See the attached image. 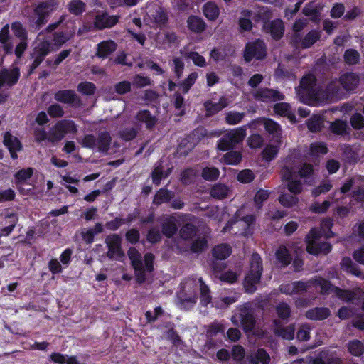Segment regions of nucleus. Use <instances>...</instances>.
Here are the masks:
<instances>
[{
  "mask_svg": "<svg viewBox=\"0 0 364 364\" xmlns=\"http://www.w3.org/2000/svg\"><path fill=\"white\" fill-rule=\"evenodd\" d=\"M228 105V102L227 98L225 97H222L219 99L218 102H213L211 101H207L204 103V107L206 110V114L208 116H212L223 108L226 107Z\"/></svg>",
  "mask_w": 364,
  "mask_h": 364,
  "instance_id": "nucleus-26",
  "label": "nucleus"
},
{
  "mask_svg": "<svg viewBox=\"0 0 364 364\" xmlns=\"http://www.w3.org/2000/svg\"><path fill=\"white\" fill-rule=\"evenodd\" d=\"M170 174V169L166 171H163L161 163H157L152 171V181L153 183L158 186L163 178H166Z\"/></svg>",
  "mask_w": 364,
  "mask_h": 364,
  "instance_id": "nucleus-44",
  "label": "nucleus"
},
{
  "mask_svg": "<svg viewBox=\"0 0 364 364\" xmlns=\"http://www.w3.org/2000/svg\"><path fill=\"white\" fill-rule=\"evenodd\" d=\"M238 312L231 317V321L235 326H241L247 334H255L256 320L250 304H245L237 308Z\"/></svg>",
  "mask_w": 364,
  "mask_h": 364,
  "instance_id": "nucleus-6",
  "label": "nucleus"
},
{
  "mask_svg": "<svg viewBox=\"0 0 364 364\" xmlns=\"http://www.w3.org/2000/svg\"><path fill=\"white\" fill-rule=\"evenodd\" d=\"M188 28L195 33H201L205 28V23L204 21L196 16H191L187 20Z\"/></svg>",
  "mask_w": 364,
  "mask_h": 364,
  "instance_id": "nucleus-34",
  "label": "nucleus"
},
{
  "mask_svg": "<svg viewBox=\"0 0 364 364\" xmlns=\"http://www.w3.org/2000/svg\"><path fill=\"white\" fill-rule=\"evenodd\" d=\"M33 14L28 17L31 31H39L48 21V18L58 8V0H41L32 4Z\"/></svg>",
  "mask_w": 364,
  "mask_h": 364,
  "instance_id": "nucleus-5",
  "label": "nucleus"
},
{
  "mask_svg": "<svg viewBox=\"0 0 364 364\" xmlns=\"http://www.w3.org/2000/svg\"><path fill=\"white\" fill-rule=\"evenodd\" d=\"M203 11L205 16L210 21L215 20L220 14L218 6L212 1L207 2L203 5Z\"/></svg>",
  "mask_w": 364,
  "mask_h": 364,
  "instance_id": "nucleus-35",
  "label": "nucleus"
},
{
  "mask_svg": "<svg viewBox=\"0 0 364 364\" xmlns=\"http://www.w3.org/2000/svg\"><path fill=\"white\" fill-rule=\"evenodd\" d=\"M75 124L72 120H61L58 122L48 132V141L58 143L61 141L68 133L75 132Z\"/></svg>",
  "mask_w": 364,
  "mask_h": 364,
  "instance_id": "nucleus-10",
  "label": "nucleus"
},
{
  "mask_svg": "<svg viewBox=\"0 0 364 364\" xmlns=\"http://www.w3.org/2000/svg\"><path fill=\"white\" fill-rule=\"evenodd\" d=\"M261 123L263 124L265 130L272 135L275 141L280 143L281 129L279 125L270 119H263L261 120Z\"/></svg>",
  "mask_w": 364,
  "mask_h": 364,
  "instance_id": "nucleus-28",
  "label": "nucleus"
},
{
  "mask_svg": "<svg viewBox=\"0 0 364 364\" xmlns=\"http://www.w3.org/2000/svg\"><path fill=\"white\" fill-rule=\"evenodd\" d=\"M330 310L325 307H316L306 312V317L310 320H323L328 317Z\"/></svg>",
  "mask_w": 364,
  "mask_h": 364,
  "instance_id": "nucleus-31",
  "label": "nucleus"
},
{
  "mask_svg": "<svg viewBox=\"0 0 364 364\" xmlns=\"http://www.w3.org/2000/svg\"><path fill=\"white\" fill-rule=\"evenodd\" d=\"M306 250L313 255H326L331 250V245L328 242H320V233L316 228H312L306 236Z\"/></svg>",
  "mask_w": 364,
  "mask_h": 364,
  "instance_id": "nucleus-9",
  "label": "nucleus"
},
{
  "mask_svg": "<svg viewBox=\"0 0 364 364\" xmlns=\"http://www.w3.org/2000/svg\"><path fill=\"white\" fill-rule=\"evenodd\" d=\"M342 269L358 277H361L362 273L359 268L353 262L350 257H344L341 262Z\"/></svg>",
  "mask_w": 364,
  "mask_h": 364,
  "instance_id": "nucleus-37",
  "label": "nucleus"
},
{
  "mask_svg": "<svg viewBox=\"0 0 364 364\" xmlns=\"http://www.w3.org/2000/svg\"><path fill=\"white\" fill-rule=\"evenodd\" d=\"M276 257L278 261L284 266L290 264L291 261V257L287 249L284 246H281L278 248L276 252Z\"/></svg>",
  "mask_w": 364,
  "mask_h": 364,
  "instance_id": "nucleus-50",
  "label": "nucleus"
},
{
  "mask_svg": "<svg viewBox=\"0 0 364 364\" xmlns=\"http://www.w3.org/2000/svg\"><path fill=\"white\" fill-rule=\"evenodd\" d=\"M198 291L200 292V304L204 306L210 304V291L202 278H188L181 284L178 298L184 308H191L197 302Z\"/></svg>",
  "mask_w": 364,
  "mask_h": 364,
  "instance_id": "nucleus-4",
  "label": "nucleus"
},
{
  "mask_svg": "<svg viewBox=\"0 0 364 364\" xmlns=\"http://www.w3.org/2000/svg\"><path fill=\"white\" fill-rule=\"evenodd\" d=\"M348 351L354 356H360L364 352V346L358 340H353L348 343Z\"/></svg>",
  "mask_w": 364,
  "mask_h": 364,
  "instance_id": "nucleus-52",
  "label": "nucleus"
},
{
  "mask_svg": "<svg viewBox=\"0 0 364 364\" xmlns=\"http://www.w3.org/2000/svg\"><path fill=\"white\" fill-rule=\"evenodd\" d=\"M3 143L8 149L11 158L14 160L17 159V152L23 149V144L18 138L6 132L4 135Z\"/></svg>",
  "mask_w": 364,
  "mask_h": 364,
  "instance_id": "nucleus-19",
  "label": "nucleus"
},
{
  "mask_svg": "<svg viewBox=\"0 0 364 364\" xmlns=\"http://www.w3.org/2000/svg\"><path fill=\"white\" fill-rule=\"evenodd\" d=\"M198 78V73L193 72L180 84V87L184 93H187Z\"/></svg>",
  "mask_w": 364,
  "mask_h": 364,
  "instance_id": "nucleus-57",
  "label": "nucleus"
},
{
  "mask_svg": "<svg viewBox=\"0 0 364 364\" xmlns=\"http://www.w3.org/2000/svg\"><path fill=\"white\" fill-rule=\"evenodd\" d=\"M278 151L279 148L277 146L268 145L264 148V149L262 151L263 158L265 160L270 161L276 157V156L278 154Z\"/></svg>",
  "mask_w": 364,
  "mask_h": 364,
  "instance_id": "nucleus-63",
  "label": "nucleus"
},
{
  "mask_svg": "<svg viewBox=\"0 0 364 364\" xmlns=\"http://www.w3.org/2000/svg\"><path fill=\"white\" fill-rule=\"evenodd\" d=\"M33 174V168L28 167L21 168L14 175L15 185L18 187L23 184H26L27 181L30 179Z\"/></svg>",
  "mask_w": 364,
  "mask_h": 364,
  "instance_id": "nucleus-30",
  "label": "nucleus"
},
{
  "mask_svg": "<svg viewBox=\"0 0 364 364\" xmlns=\"http://www.w3.org/2000/svg\"><path fill=\"white\" fill-rule=\"evenodd\" d=\"M332 226L333 220L331 218H326L321 223V230H316L320 233V236L323 235L326 238H329L333 235L331 230Z\"/></svg>",
  "mask_w": 364,
  "mask_h": 364,
  "instance_id": "nucleus-51",
  "label": "nucleus"
},
{
  "mask_svg": "<svg viewBox=\"0 0 364 364\" xmlns=\"http://www.w3.org/2000/svg\"><path fill=\"white\" fill-rule=\"evenodd\" d=\"M105 242L108 248L107 257L112 259L122 261L124 255L121 247L122 238L116 234H112L105 239Z\"/></svg>",
  "mask_w": 364,
  "mask_h": 364,
  "instance_id": "nucleus-13",
  "label": "nucleus"
},
{
  "mask_svg": "<svg viewBox=\"0 0 364 364\" xmlns=\"http://www.w3.org/2000/svg\"><path fill=\"white\" fill-rule=\"evenodd\" d=\"M313 166L308 163L301 164L292 156L287 157L281 169L282 180L287 183V187L291 193L299 194L303 190V185L298 177L305 181L314 174Z\"/></svg>",
  "mask_w": 364,
  "mask_h": 364,
  "instance_id": "nucleus-2",
  "label": "nucleus"
},
{
  "mask_svg": "<svg viewBox=\"0 0 364 364\" xmlns=\"http://www.w3.org/2000/svg\"><path fill=\"white\" fill-rule=\"evenodd\" d=\"M341 79L334 80L329 82L325 91H323L317 86L315 77L309 74L301 80L300 85L296 91L301 102L314 105L321 99L337 97L341 90Z\"/></svg>",
  "mask_w": 364,
  "mask_h": 364,
  "instance_id": "nucleus-1",
  "label": "nucleus"
},
{
  "mask_svg": "<svg viewBox=\"0 0 364 364\" xmlns=\"http://www.w3.org/2000/svg\"><path fill=\"white\" fill-rule=\"evenodd\" d=\"M279 203L284 207L290 208L298 203V198L291 193L282 194L279 198Z\"/></svg>",
  "mask_w": 364,
  "mask_h": 364,
  "instance_id": "nucleus-55",
  "label": "nucleus"
},
{
  "mask_svg": "<svg viewBox=\"0 0 364 364\" xmlns=\"http://www.w3.org/2000/svg\"><path fill=\"white\" fill-rule=\"evenodd\" d=\"M266 55L264 43L261 40L247 43L244 53L245 60L250 62L253 58L262 59Z\"/></svg>",
  "mask_w": 364,
  "mask_h": 364,
  "instance_id": "nucleus-15",
  "label": "nucleus"
},
{
  "mask_svg": "<svg viewBox=\"0 0 364 364\" xmlns=\"http://www.w3.org/2000/svg\"><path fill=\"white\" fill-rule=\"evenodd\" d=\"M205 328L206 336L208 337H213L219 333H223L225 331V327L223 323L215 321L206 326Z\"/></svg>",
  "mask_w": 364,
  "mask_h": 364,
  "instance_id": "nucleus-49",
  "label": "nucleus"
},
{
  "mask_svg": "<svg viewBox=\"0 0 364 364\" xmlns=\"http://www.w3.org/2000/svg\"><path fill=\"white\" fill-rule=\"evenodd\" d=\"M212 253L217 259L223 260L231 254V247L227 244L218 245L213 249Z\"/></svg>",
  "mask_w": 364,
  "mask_h": 364,
  "instance_id": "nucleus-38",
  "label": "nucleus"
},
{
  "mask_svg": "<svg viewBox=\"0 0 364 364\" xmlns=\"http://www.w3.org/2000/svg\"><path fill=\"white\" fill-rule=\"evenodd\" d=\"M341 84L346 90H355L359 82L358 77L354 73H346L341 77Z\"/></svg>",
  "mask_w": 364,
  "mask_h": 364,
  "instance_id": "nucleus-33",
  "label": "nucleus"
},
{
  "mask_svg": "<svg viewBox=\"0 0 364 364\" xmlns=\"http://www.w3.org/2000/svg\"><path fill=\"white\" fill-rule=\"evenodd\" d=\"M172 61H173V71H174L176 76L178 78L181 77V76L183 75V70H184V68H185V65H184L183 60L180 57L174 56L173 58Z\"/></svg>",
  "mask_w": 364,
  "mask_h": 364,
  "instance_id": "nucleus-62",
  "label": "nucleus"
},
{
  "mask_svg": "<svg viewBox=\"0 0 364 364\" xmlns=\"http://www.w3.org/2000/svg\"><path fill=\"white\" fill-rule=\"evenodd\" d=\"M344 59L346 63L355 65L360 60V54L355 50L348 49L345 52Z\"/></svg>",
  "mask_w": 364,
  "mask_h": 364,
  "instance_id": "nucleus-60",
  "label": "nucleus"
},
{
  "mask_svg": "<svg viewBox=\"0 0 364 364\" xmlns=\"http://www.w3.org/2000/svg\"><path fill=\"white\" fill-rule=\"evenodd\" d=\"M118 22L117 16H109L107 13H99L96 14L94 22L95 26L99 29L110 28Z\"/></svg>",
  "mask_w": 364,
  "mask_h": 364,
  "instance_id": "nucleus-21",
  "label": "nucleus"
},
{
  "mask_svg": "<svg viewBox=\"0 0 364 364\" xmlns=\"http://www.w3.org/2000/svg\"><path fill=\"white\" fill-rule=\"evenodd\" d=\"M110 134L107 132H103L99 134L97 138L92 141V149L102 153H107L111 144Z\"/></svg>",
  "mask_w": 364,
  "mask_h": 364,
  "instance_id": "nucleus-23",
  "label": "nucleus"
},
{
  "mask_svg": "<svg viewBox=\"0 0 364 364\" xmlns=\"http://www.w3.org/2000/svg\"><path fill=\"white\" fill-rule=\"evenodd\" d=\"M321 38V33L316 30L309 31L304 38L300 34H294L291 38V44L296 48H309Z\"/></svg>",
  "mask_w": 364,
  "mask_h": 364,
  "instance_id": "nucleus-16",
  "label": "nucleus"
},
{
  "mask_svg": "<svg viewBox=\"0 0 364 364\" xmlns=\"http://www.w3.org/2000/svg\"><path fill=\"white\" fill-rule=\"evenodd\" d=\"M246 136V128L240 127L226 133L218 141V148L222 151L233 149L237 144L243 141Z\"/></svg>",
  "mask_w": 364,
  "mask_h": 364,
  "instance_id": "nucleus-8",
  "label": "nucleus"
},
{
  "mask_svg": "<svg viewBox=\"0 0 364 364\" xmlns=\"http://www.w3.org/2000/svg\"><path fill=\"white\" fill-rule=\"evenodd\" d=\"M245 116L244 112H228L225 114V122L230 125H235L240 123Z\"/></svg>",
  "mask_w": 364,
  "mask_h": 364,
  "instance_id": "nucleus-54",
  "label": "nucleus"
},
{
  "mask_svg": "<svg viewBox=\"0 0 364 364\" xmlns=\"http://www.w3.org/2000/svg\"><path fill=\"white\" fill-rule=\"evenodd\" d=\"M6 218L10 220L9 225L1 229L0 237L9 235L18 222V218L15 213H9L6 215Z\"/></svg>",
  "mask_w": 364,
  "mask_h": 364,
  "instance_id": "nucleus-46",
  "label": "nucleus"
},
{
  "mask_svg": "<svg viewBox=\"0 0 364 364\" xmlns=\"http://www.w3.org/2000/svg\"><path fill=\"white\" fill-rule=\"evenodd\" d=\"M48 114L53 118H60L64 115V110L59 104H53L48 108Z\"/></svg>",
  "mask_w": 364,
  "mask_h": 364,
  "instance_id": "nucleus-64",
  "label": "nucleus"
},
{
  "mask_svg": "<svg viewBox=\"0 0 364 364\" xmlns=\"http://www.w3.org/2000/svg\"><path fill=\"white\" fill-rule=\"evenodd\" d=\"M279 321L277 320L274 321V332L278 336L282 337L284 339L290 340L294 336V327L293 326H289L285 328L280 327L279 326Z\"/></svg>",
  "mask_w": 364,
  "mask_h": 364,
  "instance_id": "nucleus-32",
  "label": "nucleus"
},
{
  "mask_svg": "<svg viewBox=\"0 0 364 364\" xmlns=\"http://www.w3.org/2000/svg\"><path fill=\"white\" fill-rule=\"evenodd\" d=\"M229 193V188L222 183L215 184L210 191L211 196L217 199H223L228 197Z\"/></svg>",
  "mask_w": 364,
  "mask_h": 364,
  "instance_id": "nucleus-41",
  "label": "nucleus"
},
{
  "mask_svg": "<svg viewBox=\"0 0 364 364\" xmlns=\"http://www.w3.org/2000/svg\"><path fill=\"white\" fill-rule=\"evenodd\" d=\"M11 28L14 36L21 41L28 40V33L21 22L16 21L11 23Z\"/></svg>",
  "mask_w": 364,
  "mask_h": 364,
  "instance_id": "nucleus-42",
  "label": "nucleus"
},
{
  "mask_svg": "<svg viewBox=\"0 0 364 364\" xmlns=\"http://www.w3.org/2000/svg\"><path fill=\"white\" fill-rule=\"evenodd\" d=\"M180 53L183 57L192 60L193 63L199 67H205L206 65L205 59L197 52H186L185 49H181Z\"/></svg>",
  "mask_w": 364,
  "mask_h": 364,
  "instance_id": "nucleus-39",
  "label": "nucleus"
},
{
  "mask_svg": "<svg viewBox=\"0 0 364 364\" xmlns=\"http://www.w3.org/2000/svg\"><path fill=\"white\" fill-rule=\"evenodd\" d=\"M219 170L215 167H206L202 171L203 178L207 181H215L219 177Z\"/></svg>",
  "mask_w": 364,
  "mask_h": 364,
  "instance_id": "nucleus-59",
  "label": "nucleus"
},
{
  "mask_svg": "<svg viewBox=\"0 0 364 364\" xmlns=\"http://www.w3.org/2000/svg\"><path fill=\"white\" fill-rule=\"evenodd\" d=\"M264 29L269 33L274 39L280 38L284 33V26L282 20L276 19L270 22H266Z\"/></svg>",
  "mask_w": 364,
  "mask_h": 364,
  "instance_id": "nucleus-22",
  "label": "nucleus"
},
{
  "mask_svg": "<svg viewBox=\"0 0 364 364\" xmlns=\"http://www.w3.org/2000/svg\"><path fill=\"white\" fill-rule=\"evenodd\" d=\"M50 51L51 44L47 40L40 42L37 46L34 47L31 54L33 61L29 67L28 75H31L34 72Z\"/></svg>",
  "mask_w": 364,
  "mask_h": 364,
  "instance_id": "nucleus-11",
  "label": "nucleus"
},
{
  "mask_svg": "<svg viewBox=\"0 0 364 364\" xmlns=\"http://www.w3.org/2000/svg\"><path fill=\"white\" fill-rule=\"evenodd\" d=\"M178 42V36L176 33L168 31L158 33L156 38V46L162 49H166L173 45H176Z\"/></svg>",
  "mask_w": 364,
  "mask_h": 364,
  "instance_id": "nucleus-20",
  "label": "nucleus"
},
{
  "mask_svg": "<svg viewBox=\"0 0 364 364\" xmlns=\"http://www.w3.org/2000/svg\"><path fill=\"white\" fill-rule=\"evenodd\" d=\"M116 48L117 45L113 41H104L97 45L96 55L100 58H105L112 53Z\"/></svg>",
  "mask_w": 364,
  "mask_h": 364,
  "instance_id": "nucleus-27",
  "label": "nucleus"
},
{
  "mask_svg": "<svg viewBox=\"0 0 364 364\" xmlns=\"http://www.w3.org/2000/svg\"><path fill=\"white\" fill-rule=\"evenodd\" d=\"M151 18L159 26L165 25L168 21V15L161 7H156L151 14Z\"/></svg>",
  "mask_w": 364,
  "mask_h": 364,
  "instance_id": "nucleus-40",
  "label": "nucleus"
},
{
  "mask_svg": "<svg viewBox=\"0 0 364 364\" xmlns=\"http://www.w3.org/2000/svg\"><path fill=\"white\" fill-rule=\"evenodd\" d=\"M252 95L255 100L264 102L282 100L284 99V95L280 92L267 87H261L255 90L252 92Z\"/></svg>",
  "mask_w": 364,
  "mask_h": 364,
  "instance_id": "nucleus-18",
  "label": "nucleus"
},
{
  "mask_svg": "<svg viewBox=\"0 0 364 364\" xmlns=\"http://www.w3.org/2000/svg\"><path fill=\"white\" fill-rule=\"evenodd\" d=\"M274 111L276 114L287 117L289 119L294 117L291 106L286 102L276 104L274 107Z\"/></svg>",
  "mask_w": 364,
  "mask_h": 364,
  "instance_id": "nucleus-45",
  "label": "nucleus"
},
{
  "mask_svg": "<svg viewBox=\"0 0 364 364\" xmlns=\"http://www.w3.org/2000/svg\"><path fill=\"white\" fill-rule=\"evenodd\" d=\"M250 271L245 277L246 291L252 293L255 291V285L259 282L262 272V262L259 255L253 253L250 261Z\"/></svg>",
  "mask_w": 364,
  "mask_h": 364,
  "instance_id": "nucleus-7",
  "label": "nucleus"
},
{
  "mask_svg": "<svg viewBox=\"0 0 364 364\" xmlns=\"http://www.w3.org/2000/svg\"><path fill=\"white\" fill-rule=\"evenodd\" d=\"M20 76V69L18 67L12 69L2 68L0 70V90L3 87L11 88L16 85Z\"/></svg>",
  "mask_w": 364,
  "mask_h": 364,
  "instance_id": "nucleus-17",
  "label": "nucleus"
},
{
  "mask_svg": "<svg viewBox=\"0 0 364 364\" xmlns=\"http://www.w3.org/2000/svg\"><path fill=\"white\" fill-rule=\"evenodd\" d=\"M242 159V155L238 151H231L223 156V161L230 165H237Z\"/></svg>",
  "mask_w": 364,
  "mask_h": 364,
  "instance_id": "nucleus-53",
  "label": "nucleus"
},
{
  "mask_svg": "<svg viewBox=\"0 0 364 364\" xmlns=\"http://www.w3.org/2000/svg\"><path fill=\"white\" fill-rule=\"evenodd\" d=\"M327 151V147L323 142L312 143L310 146V154L314 156L325 154Z\"/></svg>",
  "mask_w": 364,
  "mask_h": 364,
  "instance_id": "nucleus-61",
  "label": "nucleus"
},
{
  "mask_svg": "<svg viewBox=\"0 0 364 364\" xmlns=\"http://www.w3.org/2000/svg\"><path fill=\"white\" fill-rule=\"evenodd\" d=\"M135 119L137 122L144 123L146 128L149 129H152L156 125L158 120L156 117L151 114L150 111L147 109L139 111L135 116Z\"/></svg>",
  "mask_w": 364,
  "mask_h": 364,
  "instance_id": "nucleus-25",
  "label": "nucleus"
},
{
  "mask_svg": "<svg viewBox=\"0 0 364 364\" xmlns=\"http://www.w3.org/2000/svg\"><path fill=\"white\" fill-rule=\"evenodd\" d=\"M138 133V129L134 127H126L119 132V137L124 141L134 139Z\"/></svg>",
  "mask_w": 364,
  "mask_h": 364,
  "instance_id": "nucleus-56",
  "label": "nucleus"
},
{
  "mask_svg": "<svg viewBox=\"0 0 364 364\" xmlns=\"http://www.w3.org/2000/svg\"><path fill=\"white\" fill-rule=\"evenodd\" d=\"M54 99L57 102L68 105L73 108H80L82 106L81 98L73 90H60L54 94Z\"/></svg>",
  "mask_w": 364,
  "mask_h": 364,
  "instance_id": "nucleus-12",
  "label": "nucleus"
},
{
  "mask_svg": "<svg viewBox=\"0 0 364 364\" xmlns=\"http://www.w3.org/2000/svg\"><path fill=\"white\" fill-rule=\"evenodd\" d=\"M247 360L249 364H268L270 357L264 349L260 348L247 356Z\"/></svg>",
  "mask_w": 364,
  "mask_h": 364,
  "instance_id": "nucleus-29",
  "label": "nucleus"
},
{
  "mask_svg": "<svg viewBox=\"0 0 364 364\" xmlns=\"http://www.w3.org/2000/svg\"><path fill=\"white\" fill-rule=\"evenodd\" d=\"M128 256L135 271L141 270L144 268L141 255L135 247L129 248L128 250Z\"/></svg>",
  "mask_w": 364,
  "mask_h": 364,
  "instance_id": "nucleus-36",
  "label": "nucleus"
},
{
  "mask_svg": "<svg viewBox=\"0 0 364 364\" xmlns=\"http://www.w3.org/2000/svg\"><path fill=\"white\" fill-rule=\"evenodd\" d=\"M196 231L197 229L196 226L191 223H187L181 228L179 234L183 240H188L196 235Z\"/></svg>",
  "mask_w": 364,
  "mask_h": 364,
  "instance_id": "nucleus-47",
  "label": "nucleus"
},
{
  "mask_svg": "<svg viewBox=\"0 0 364 364\" xmlns=\"http://www.w3.org/2000/svg\"><path fill=\"white\" fill-rule=\"evenodd\" d=\"M208 241L204 237H199L195 240L191 247L193 252H201L207 247Z\"/></svg>",
  "mask_w": 364,
  "mask_h": 364,
  "instance_id": "nucleus-58",
  "label": "nucleus"
},
{
  "mask_svg": "<svg viewBox=\"0 0 364 364\" xmlns=\"http://www.w3.org/2000/svg\"><path fill=\"white\" fill-rule=\"evenodd\" d=\"M294 285V294H301L311 286H315L316 287L321 288V292L322 294H330L334 293L338 299L346 302H353L361 299L363 296V291L360 288L355 289L353 291L343 290L333 286L329 281L321 277L309 280L306 283L295 282Z\"/></svg>",
  "mask_w": 364,
  "mask_h": 364,
  "instance_id": "nucleus-3",
  "label": "nucleus"
},
{
  "mask_svg": "<svg viewBox=\"0 0 364 364\" xmlns=\"http://www.w3.org/2000/svg\"><path fill=\"white\" fill-rule=\"evenodd\" d=\"M253 220L254 217L252 215H247L240 220L232 219L227 223L222 232H227L232 230L235 235L245 234Z\"/></svg>",
  "mask_w": 364,
  "mask_h": 364,
  "instance_id": "nucleus-14",
  "label": "nucleus"
},
{
  "mask_svg": "<svg viewBox=\"0 0 364 364\" xmlns=\"http://www.w3.org/2000/svg\"><path fill=\"white\" fill-rule=\"evenodd\" d=\"M161 227L163 235L168 238L172 237L178 230L176 220L171 215H167L164 218L161 222Z\"/></svg>",
  "mask_w": 364,
  "mask_h": 364,
  "instance_id": "nucleus-24",
  "label": "nucleus"
},
{
  "mask_svg": "<svg viewBox=\"0 0 364 364\" xmlns=\"http://www.w3.org/2000/svg\"><path fill=\"white\" fill-rule=\"evenodd\" d=\"M68 9L70 14L79 16L85 11V4L80 0H73L69 3Z\"/></svg>",
  "mask_w": 364,
  "mask_h": 364,
  "instance_id": "nucleus-48",
  "label": "nucleus"
},
{
  "mask_svg": "<svg viewBox=\"0 0 364 364\" xmlns=\"http://www.w3.org/2000/svg\"><path fill=\"white\" fill-rule=\"evenodd\" d=\"M173 193L164 188H161L155 195L154 198V203L160 205L161 203H168L173 198Z\"/></svg>",
  "mask_w": 364,
  "mask_h": 364,
  "instance_id": "nucleus-43",
  "label": "nucleus"
}]
</instances>
